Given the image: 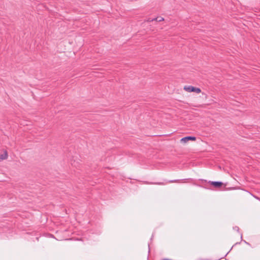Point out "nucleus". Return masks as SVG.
Returning a JSON list of instances; mask_svg holds the SVG:
<instances>
[{
    "instance_id": "7",
    "label": "nucleus",
    "mask_w": 260,
    "mask_h": 260,
    "mask_svg": "<svg viewBox=\"0 0 260 260\" xmlns=\"http://www.w3.org/2000/svg\"><path fill=\"white\" fill-rule=\"evenodd\" d=\"M178 180H172V181H170V182H178Z\"/></svg>"
},
{
    "instance_id": "4",
    "label": "nucleus",
    "mask_w": 260,
    "mask_h": 260,
    "mask_svg": "<svg viewBox=\"0 0 260 260\" xmlns=\"http://www.w3.org/2000/svg\"><path fill=\"white\" fill-rule=\"evenodd\" d=\"M7 157V152L6 151H5L3 154H0V161L6 159Z\"/></svg>"
},
{
    "instance_id": "3",
    "label": "nucleus",
    "mask_w": 260,
    "mask_h": 260,
    "mask_svg": "<svg viewBox=\"0 0 260 260\" xmlns=\"http://www.w3.org/2000/svg\"><path fill=\"white\" fill-rule=\"evenodd\" d=\"M211 184L216 187H220L222 185V183L221 182L218 181L211 182Z\"/></svg>"
},
{
    "instance_id": "2",
    "label": "nucleus",
    "mask_w": 260,
    "mask_h": 260,
    "mask_svg": "<svg viewBox=\"0 0 260 260\" xmlns=\"http://www.w3.org/2000/svg\"><path fill=\"white\" fill-rule=\"evenodd\" d=\"M196 139V138L194 137L188 136V137H184V138H182L180 140V141L182 143H185L189 140L194 141Z\"/></svg>"
},
{
    "instance_id": "5",
    "label": "nucleus",
    "mask_w": 260,
    "mask_h": 260,
    "mask_svg": "<svg viewBox=\"0 0 260 260\" xmlns=\"http://www.w3.org/2000/svg\"><path fill=\"white\" fill-rule=\"evenodd\" d=\"M164 20V18L162 17H156V18H154L153 19H152L151 20H149L148 21H152L153 20H155L156 21H157V22H160V21H163Z\"/></svg>"
},
{
    "instance_id": "1",
    "label": "nucleus",
    "mask_w": 260,
    "mask_h": 260,
    "mask_svg": "<svg viewBox=\"0 0 260 260\" xmlns=\"http://www.w3.org/2000/svg\"><path fill=\"white\" fill-rule=\"evenodd\" d=\"M184 89L189 92H194L196 93H200L201 90L200 88L193 87L192 86H185Z\"/></svg>"
},
{
    "instance_id": "8",
    "label": "nucleus",
    "mask_w": 260,
    "mask_h": 260,
    "mask_svg": "<svg viewBox=\"0 0 260 260\" xmlns=\"http://www.w3.org/2000/svg\"><path fill=\"white\" fill-rule=\"evenodd\" d=\"M254 198H255V199H256L257 200H258L260 201V198H258V197H256V196H254Z\"/></svg>"
},
{
    "instance_id": "6",
    "label": "nucleus",
    "mask_w": 260,
    "mask_h": 260,
    "mask_svg": "<svg viewBox=\"0 0 260 260\" xmlns=\"http://www.w3.org/2000/svg\"><path fill=\"white\" fill-rule=\"evenodd\" d=\"M233 229L235 231H239V228L238 226H235L233 228Z\"/></svg>"
}]
</instances>
